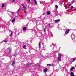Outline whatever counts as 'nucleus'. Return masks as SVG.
I'll use <instances>...</instances> for the list:
<instances>
[{
	"mask_svg": "<svg viewBox=\"0 0 76 76\" xmlns=\"http://www.w3.org/2000/svg\"><path fill=\"white\" fill-rule=\"evenodd\" d=\"M32 64V63H28L26 64V66H31Z\"/></svg>",
	"mask_w": 76,
	"mask_h": 76,
	"instance_id": "nucleus-4",
	"label": "nucleus"
},
{
	"mask_svg": "<svg viewBox=\"0 0 76 76\" xmlns=\"http://www.w3.org/2000/svg\"><path fill=\"white\" fill-rule=\"evenodd\" d=\"M40 66V65H37V67H39V66Z\"/></svg>",
	"mask_w": 76,
	"mask_h": 76,
	"instance_id": "nucleus-30",
	"label": "nucleus"
},
{
	"mask_svg": "<svg viewBox=\"0 0 76 76\" xmlns=\"http://www.w3.org/2000/svg\"><path fill=\"white\" fill-rule=\"evenodd\" d=\"M13 72H14L13 71H12V73H13Z\"/></svg>",
	"mask_w": 76,
	"mask_h": 76,
	"instance_id": "nucleus-37",
	"label": "nucleus"
},
{
	"mask_svg": "<svg viewBox=\"0 0 76 76\" xmlns=\"http://www.w3.org/2000/svg\"><path fill=\"white\" fill-rule=\"evenodd\" d=\"M60 21V20L58 19V20H55V22L56 23H58V22H59Z\"/></svg>",
	"mask_w": 76,
	"mask_h": 76,
	"instance_id": "nucleus-8",
	"label": "nucleus"
},
{
	"mask_svg": "<svg viewBox=\"0 0 76 76\" xmlns=\"http://www.w3.org/2000/svg\"><path fill=\"white\" fill-rule=\"evenodd\" d=\"M49 26L50 27H51V26H50V25L48 24Z\"/></svg>",
	"mask_w": 76,
	"mask_h": 76,
	"instance_id": "nucleus-34",
	"label": "nucleus"
},
{
	"mask_svg": "<svg viewBox=\"0 0 76 76\" xmlns=\"http://www.w3.org/2000/svg\"><path fill=\"white\" fill-rule=\"evenodd\" d=\"M54 64H47V66H51V67H53V66H54Z\"/></svg>",
	"mask_w": 76,
	"mask_h": 76,
	"instance_id": "nucleus-6",
	"label": "nucleus"
},
{
	"mask_svg": "<svg viewBox=\"0 0 76 76\" xmlns=\"http://www.w3.org/2000/svg\"><path fill=\"white\" fill-rule=\"evenodd\" d=\"M21 5L22 6H23H23H24V4H22Z\"/></svg>",
	"mask_w": 76,
	"mask_h": 76,
	"instance_id": "nucleus-26",
	"label": "nucleus"
},
{
	"mask_svg": "<svg viewBox=\"0 0 76 76\" xmlns=\"http://www.w3.org/2000/svg\"><path fill=\"white\" fill-rule=\"evenodd\" d=\"M63 69H64V67H63Z\"/></svg>",
	"mask_w": 76,
	"mask_h": 76,
	"instance_id": "nucleus-39",
	"label": "nucleus"
},
{
	"mask_svg": "<svg viewBox=\"0 0 76 76\" xmlns=\"http://www.w3.org/2000/svg\"><path fill=\"white\" fill-rule=\"evenodd\" d=\"M42 45H43V48H44V44L43 43H42Z\"/></svg>",
	"mask_w": 76,
	"mask_h": 76,
	"instance_id": "nucleus-29",
	"label": "nucleus"
},
{
	"mask_svg": "<svg viewBox=\"0 0 76 76\" xmlns=\"http://www.w3.org/2000/svg\"><path fill=\"white\" fill-rule=\"evenodd\" d=\"M65 7H67V6H66V5H65Z\"/></svg>",
	"mask_w": 76,
	"mask_h": 76,
	"instance_id": "nucleus-36",
	"label": "nucleus"
},
{
	"mask_svg": "<svg viewBox=\"0 0 76 76\" xmlns=\"http://www.w3.org/2000/svg\"><path fill=\"white\" fill-rule=\"evenodd\" d=\"M55 7H56V8L57 9V8H58V6H57V5H55Z\"/></svg>",
	"mask_w": 76,
	"mask_h": 76,
	"instance_id": "nucleus-21",
	"label": "nucleus"
},
{
	"mask_svg": "<svg viewBox=\"0 0 76 76\" xmlns=\"http://www.w3.org/2000/svg\"><path fill=\"white\" fill-rule=\"evenodd\" d=\"M46 13L47 15H49L50 14V12L49 11H47Z\"/></svg>",
	"mask_w": 76,
	"mask_h": 76,
	"instance_id": "nucleus-9",
	"label": "nucleus"
},
{
	"mask_svg": "<svg viewBox=\"0 0 76 76\" xmlns=\"http://www.w3.org/2000/svg\"><path fill=\"white\" fill-rule=\"evenodd\" d=\"M73 6H72L71 7V9H73Z\"/></svg>",
	"mask_w": 76,
	"mask_h": 76,
	"instance_id": "nucleus-27",
	"label": "nucleus"
},
{
	"mask_svg": "<svg viewBox=\"0 0 76 76\" xmlns=\"http://www.w3.org/2000/svg\"><path fill=\"white\" fill-rule=\"evenodd\" d=\"M11 51H12V50H11L10 49V51L9 52V54L10 53H11Z\"/></svg>",
	"mask_w": 76,
	"mask_h": 76,
	"instance_id": "nucleus-22",
	"label": "nucleus"
},
{
	"mask_svg": "<svg viewBox=\"0 0 76 76\" xmlns=\"http://www.w3.org/2000/svg\"><path fill=\"white\" fill-rule=\"evenodd\" d=\"M4 42H7V41L5 40L4 41Z\"/></svg>",
	"mask_w": 76,
	"mask_h": 76,
	"instance_id": "nucleus-31",
	"label": "nucleus"
},
{
	"mask_svg": "<svg viewBox=\"0 0 76 76\" xmlns=\"http://www.w3.org/2000/svg\"><path fill=\"white\" fill-rule=\"evenodd\" d=\"M48 70V69H47V68H46L44 69L43 72L45 73H47V72Z\"/></svg>",
	"mask_w": 76,
	"mask_h": 76,
	"instance_id": "nucleus-3",
	"label": "nucleus"
},
{
	"mask_svg": "<svg viewBox=\"0 0 76 76\" xmlns=\"http://www.w3.org/2000/svg\"><path fill=\"white\" fill-rule=\"evenodd\" d=\"M71 4H69V6H71Z\"/></svg>",
	"mask_w": 76,
	"mask_h": 76,
	"instance_id": "nucleus-35",
	"label": "nucleus"
},
{
	"mask_svg": "<svg viewBox=\"0 0 76 76\" xmlns=\"http://www.w3.org/2000/svg\"><path fill=\"white\" fill-rule=\"evenodd\" d=\"M10 13H12V14H14L15 13L14 12H12L11 11H10Z\"/></svg>",
	"mask_w": 76,
	"mask_h": 76,
	"instance_id": "nucleus-24",
	"label": "nucleus"
},
{
	"mask_svg": "<svg viewBox=\"0 0 76 76\" xmlns=\"http://www.w3.org/2000/svg\"><path fill=\"white\" fill-rule=\"evenodd\" d=\"M15 19L14 18L12 20V22H15Z\"/></svg>",
	"mask_w": 76,
	"mask_h": 76,
	"instance_id": "nucleus-18",
	"label": "nucleus"
},
{
	"mask_svg": "<svg viewBox=\"0 0 76 76\" xmlns=\"http://www.w3.org/2000/svg\"><path fill=\"white\" fill-rule=\"evenodd\" d=\"M74 67H72L71 68L70 70L71 71H72L73 69H74Z\"/></svg>",
	"mask_w": 76,
	"mask_h": 76,
	"instance_id": "nucleus-15",
	"label": "nucleus"
},
{
	"mask_svg": "<svg viewBox=\"0 0 76 76\" xmlns=\"http://www.w3.org/2000/svg\"><path fill=\"white\" fill-rule=\"evenodd\" d=\"M58 59L59 61H61V54L60 53H59L58 54Z\"/></svg>",
	"mask_w": 76,
	"mask_h": 76,
	"instance_id": "nucleus-1",
	"label": "nucleus"
},
{
	"mask_svg": "<svg viewBox=\"0 0 76 76\" xmlns=\"http://www.w3.org/2000/svg\"><path fill=\"white\" fill-rule=\"evenodd\" d=\"M16 63V60H15L14 61H13L12 63V64L13 66L15 65V63Z\"/></svg>",
	"mask_w": 76,
	"mask_h": 76,
	"instance_id": "nucleus-7",
	"label": "nucleus"
},
{
	"mask_svg": "<svg viewBox=\"0 0 76 76\" xmlns=\"http://www.w3.org/2000/svg\"><path fill=\"white\" fill-rule=\"evenodd\" d=\"M12 34H13V33H12V31H11L10 35V36L11 37L12 36Z\"/></svg>",
	"mask_w": 76,
	"mask_h": 76,
	"instance_id": "nucleus-19",
	"label": "nucleus"
},
{
	"mask_svg": "<svg viewBox=\"0 0 76 76\" xmlns=\"http://www.w3.org/2000/svg\"><path fill=\"white\" fill-rule=\"evenodd\" d=\"M74 3V1H73L72 2V4H73V3Z\"/></svg>",
	"mask_w": 76,
	"mask_h": 76,
	"instance_id": "nucleus-32",
	"label": "nucleus"
},
{
	"mask_svg": "<svg viewBox=\"0 0 76 76\" xmlns=\"http://www.w3.org/2000/svg\"><path fill=\"white\" fill-rule=\"evenodd\" d=\"M24 13H26V10H25V11H24Z\"/></svg>",
	"mask_w": 76,
	"mask_h": 76,
	"instance_id": "nucleus-33",
	"label": "nucleus"
},
{
	"mask_svg": "<svg viewBox=\"0 0 76 76\" xmlns=\"http://www.w3.org/2000/svg\"><path fill=\"white\" fill-rule=\"evenodd\" d=\"M23 31H26L27 30V27H24L23 28Z\"/></svg>",
	"mask_w": 76,
	"mask_h": 76,
	"instance_id": "nucleus-5",
	"label": "nucleus"
},
{
	"mask_svg": "<svg viewBox=\"0 0 76 76\" xmlns=\"http://www.w3.org/2000/svg\"><path fill=\"white\" fill-rule=\"evenodd\" d=\"M27 1H28V2H29V3H30V2H31L30 0H27Z\"/></svg>",
	"mask_w": 76,
	"mask_h": 76,
	"instance_id": "nucleus-25",
	"label": "nucleus"
},
{
	"mask_svg": "<svg viewBox=\"0 0 76 76\" xmlns=\"http://www.w3.org/2000/svg\"><path fill=\"white\" fill-rule=\"evenodd\" d=\"M70 31V29H68L66 30L65 33V35H67L68 34H69V31Z\"/></svg>",
	"mask_w": 76,
	"mask_h": 76,
	"instance_id": "nucleus-2",
	"label": "nucleus"
},
{
	"mask_svg": "<svg viewBox=\"0 0 76 76\" xmlns=\"http://www.w3.org/2000/svg\"><path fill=\"white\" fill-rule=\"evenodd\" d=\"M34 0V3L36 5H37V4H37V1H36V0Z\"/></svg>",
	"mask_w": 76,
	"mask_h": 76,
	"instance_id": "nucleus-11",
	"label": "nucleus"
},
{
	"mask_svg": "<svg viewBox=\"0 0 76 76\" xmlns=\"http://www.w3.org/2000/svg\"><path fill=\"white\" fill-rule=\"evenodd\" d=\"M20 8H19L18 9V10L17 11V13H18L19 12V10H20Z\"/></svg>",
	"mask_w": 76,
	"mask_h": 76,
	"instance_id": "nucleus-23",
	"label": "nucleus"
},
{
	"mask_svg": "<svg viewBox=\"0 0 76 76\" xmlns=\"http://www.w3.org/2000/svg\"><path fill=\"white\" fill-rule=\"evenodd\" d=\"M14 56H16V53H14Z\"/></svg>",
	"mask_w": 76,
	"mask_h": 76,
	"instance_id": "nucleus-28",
	"label": "nucleus"
},
{
	"mask_svg": "<svg viewBox=\"0 0 76 76\" xmlns=\"http://www.w3.org/2000/svg\"><path fill=\"white\" fill-rule=\"evenodd\" d=\"M62 70H63V69H62Z\"/></svg>",
	"mask_w": 76,
	"mask_h": 76,
	"instance_id": "nucleus-40",
	"label": "nucleus"
},
{
	"mask_svg": "<svg viewBox=\"0 0 76 76\" xmlns=\"http://www.w3.org/2000/svg\"><path fill=\"white\" fill-rule=\"evenodd\" d=\"M39 48H41V43L40 42L39 43Z\"/></svg>",
	"mask_w": 76,
	"mask_h": 76,
	"instance_id": "nucleus-17",
	"label": "nucleus"
},
{
	"mask_svg": "<svg viewBox=\"0 0 76 76\" xmlns=\"http://www.w3.org/2000/svg\"><path fill=\"white\" fill-rule=\"evenodd\" d=\"M4 6H5V5L4 4H2V7L3 8V7H4Z\"/></svg>",
	"mask_w": 76,
	"mask_h": 76,
	"instance_id": "nucleus-20",
	"label": "nucleus"
},
{
	"mask_svg": "<svg viewBox=\"0 0 76 76\" xmlns=\"http://www.w3.org/2000/svg\"><path fill=\"white\" fill-rule=\"evenodd\" d=\"M46 29H47V28L45 27V29H44V32H46Z\"/></svg>",
	"mask_w": 76,
	"mask_h": 76,
	"instance_id": "nucleus-16",
	"label": "nucleus"
},
{
	"mask_svg": "<svg viewBox=\"0 0 76 76\" xmlns=\"http://www.w3.org/2000/svg\"><path fill=\"white\" fill-rule=\"evenodd\" d=\"M71 76H75V75H74V74L73 72H72L71 73Z\"/></svg>",
	"mask_w": 76,
	"mask_h": 76,
	"instance_id": "nucleus-10",
	"label": "nucleus"
},
{
	"mask_svg": "<svg viewBox=\"0 0 76 76\" xmlns=\"http://www.w3.org/2000/svg\"><path fill=\"white\" fill-rule=\"evenodd\" d=\"M26 46L25 45H24L23 47V48H24V49H26Z\"/></svg>",
	"mask_w": 76,
	"mask_h": 76,
	"instance_id": "nucleus-12",
	"label": "nucleus"
},
{
	"mask_svg": "<svg viewBox=\"0 0 76 76\" xmlns=\"http://www.w3.org/2000/svg\"><path fill=\"white\" fill-rule=\"evenodd\" d=\"M75 61V58H73V60L72 61V62H74V61Z\"/></svg>",
	"mask_w": 76,
	"mask_h": 76,
	"instance_id": "nucleus-13",
	"label": "nucleus"
},
{
	"mask_svg": "<svg viewBox=\"0 0 76 76\" xmlns=\"http://www.w3.org/2000/svg\"><path fill=\"white\" fill-rule=\"evenodd\" d=\"M15 1V0H13V2L14 1Z\"/></svg>",
	"mask_w": 76,
	"mask_h": 76,
	"instance_id": "nucleus-38",
	"label": "nucleus"
},
{
	"mask_svg": "<svg viewBox=\"0 0 76 76\" xmlns=\"http://www.w3.org/2000/svg\"><path fill=\"white\" fill-rule=\"evenodd\" d=\"M23 8L25 10H26L27 8H26V7L25 6H24L23 7Z\"/></svg>",
	"mask_w": 76,
	"mask_h": 76,
	"instance_id": "nucleus-14",
	"label": "nucleus"
}]
</instances>
